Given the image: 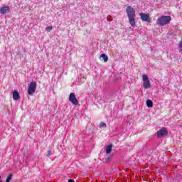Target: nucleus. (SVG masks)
I'll return each mask as SVG.
<instances>
[{"label": "nucleus", "mask_w": 182, "mask_h": 182, "mask_svg": "<svg viewBox=\"0 0 182 182\" xmlns=\"http://www.w3.org/2000/svg\"><path fill=\"white\" fill-rule=\"evenodd\" d=\"M127 15L128 16L129 25L134 28L136 26V10L130 6L126 9Z\"/></svg>", "instance_id": "nucleus-1"}, {"label": "nucleus", "mask_w": 182, "mask_h": 182, "mask_svg": "<svg viewBox=\"0 0 182 182\" xmlns=\"http://www.w3.org/2000/svg\"><path fill=\"white\" fill-rule=\"evenodd\" d=\"M171 21V16H161L159 17L156 20V25L159 26H165V25H168Z\"/></svg>", "instance_id": "nucleus-2"}, {"label": "nucleus", "mask_w": 182, "mask_h": 182, "mask_svg": "<svg viewBox=\"0 0 182 182\" xmlns=\"http://www.w3.org/2000/svg\"><path fill=\"white\" fill-rule=\"evenodd\" d=\"M142 82L144 89H150V87H151V82H150V80H149V76H147V75L144 74L142 75Z\"/></svg>", "instance_id": "nucleus-3"}, {"label": "nucleus", "mask_w": 182, "mask_h": 182, "mask_svg": "<svg viewBox=\"0 0 182 182\" xmlns=\"http://www.w3.org/2000/svg\"><path fill=\"white\" fill-rule=\"evenodd\" d=\"M36 82L33 81L28 85V95H33L36 92Z\"/></svg>", "instance_id": "nucleus-4"}, {"label": "nucleus", "mask_w": 182, "mask_h": 182, "mask_svg": "<svg viewBox=\"0 0 182 182\" xmlns=\"http://www.w3.org/2000/svg\"><path fill=\"white\" fill-rule=\"evenodd\" d=\"M139 16L144 22H151V18H150V14L146 13H140Z\"/></svg>", "instance_id": "nucleus-5"}, {"label": "nucleus", "mask_w": 182, "mask_h": 182, "mask_svg": "<svg viewBox=\"0 0 182 182\" xmlns=\"http://www.w3.org/2000/svg\"><path fill=\"white\" fill-rule=\"evenodd\" d=\"M168 131L165 127L161 128L159 131L157 132V137H164V136H167Z\"/></svg>", "instance_id": "nucleus-6"}, {"label": "nucleus", "mask_w": 182, "mask_h": 182, "mask_svg": "<svg viewBox=\"0 0 182 182\" xmlns=\"http://www.w3.org/2000/svg\"><path fill=\"white\" fill-rule=\"evenodd\" d=\"M69 100L71 102V103H73V105H75V106L79 105V101H77V99H76V95L73 92L70 94Z\"/></svg>", "instance_id": "nucleus-7"}, {"label": "nucleus", "mask_w": 182, "mask_h": 182, "mask_svg": "<svg viewBox=\"0 0 182 182\" xmlns=\"http://www.w3.org/2000/svg\"><path fill=\"white\" fill-rule=\"evenodd\" d=\"M9 11H11V7H9V6H4L0 9V14L1 15H5V14H9Z\"/></svg>", "instance_id": "nucleus-8"}, {"label": "nucleus", "mask_w": 182, "mask_h": 182, "mask_svg": "<svg viewBox=\"0 0 182 182\" xmlns=\"http://www.w3.org/2000/svg\"><path fill=\"white\" fill-rule=\"evenodd\" d=\"M19 99H21V95H19V92H18V90H14L13 91V100H19Z\"/></svg>", "instance_id": "nucleus-9"}, {"label": "nucleus", "mask_w": 182, "mask_h": 182, "mask_svg": "<svg viewBox=\"0 0 182 182\" xmlns=\"http://www.w3.org/2000/svg\"><path fill=\"white\" fill-rule=\"evenodd\" d=\"M100 60L106 63L107 62V60H109V57H107L106 54H101V55L100 56Z\"/></svg>", "instance_id": "nucleus-10"}, {"label": "nucleus", "mask_w": 182, "mask_h": 182, "mask_svg": "<svg viewBox=\"0 0 182 182\" xmlns=\"http://www.w3.org/2000/svg\"><path fill=\"white\" fill-rule=\"evenodd\" d=\"M146 106L147 107H153V101H151V100H147Z\"/></svg>", "instance_id": "nucleus-11"}, {"label": "nucleus", "mask_w": 182, "mask_h": 182, "mask_svg": "<svg viewBox=\"0 0 182 182\" xmlns=\"http://www.w3.org/2000/svg\"><path fill=\"white\" fill-rule=\"evenodd\" d=\"M106 153H107L108 154L109 153H112V145H108L106 149H105Z\"/></svg>", "instance_id": "nucleus-12"}, {"label": "nucleus", "mask_w": 182, "mask_h": 182, "mask_svg": "<svg viewBox=\"0 0 182 182\" xmlns=\"http://www.w3.org/2000/svg\"><path fill=\"white\" fill-rule=\"evenodd\" d=\"M52 29H53V27H52V26H47L46 28V31H47V32H50V31H52Z\"/></svg>", "instance_id": "nucleus-13"}, {"label": "nucleus", "mask_w": 182, "mask_h": 182, "mask_svg": "<svg viewBox=\"0 0 182 182\" xmlns=\"http://www.w3.org/2000/svg\"><path fill=\"white\" fill-rule=\"evenodd\" d=\"M178 50L179 52H182V41L179 43Z\"/></svg>", "instance_id": "nucleus-14"}, {"label": "nucleus", "mask_w": 182, "mask_h": 182, "mask_svg": "<svg viewBox=\"0 0 182 182\" xmlns=\"http://www.w3.org/2000/svg\"><path fill=\"white\" fill-rule=\"evenodd\" d=\"M12 179V175L10 174L6 180V182H9Z\"/></svg>", "instance_id": "nucleus-15"}, {"label": "nucleus", "mask_w": 182, "mask_h": 182, "mask_svg": "<svg viewBox=\"0 0 182 182\" xmlns=\"http://www.w3.org/2000/svg\"><path fill=\"white\" fill-rule=\"evenodd\" d=\"M100 127H106V124L105 123H101Z\"/></svg>", "instance_id": "nucleus-16"}, {"label": "nucleus", "mask_w": 182, "mask_h": 182, "mask_svg": "<svg viewBox=\"0 0 182 182\" xmlns=\"http://www.w3.org/2000/svg\"><path fill=\"white\" fill-rule=\"evenodd\" d=\"M52 154V151H48V156H50Z\"/></svg>", "instance_id": "nucleus-17"}, {"label": "nucleus", "mask_w": 182, "mask_h": 182, "mask_svg": "<svg viewBox=\"0 0 182 182\" xmlns=\"http://www.w3.org/2000/svg\"><path fill=\"white\" fill-rule=\"evenodd\" d=\"M68 182H73V179H69Z\"/></svg>", "instance_id": "nucleus-18"}, {"label": "nucleus", "mask_w": 182, "mask_h": 182, "mask_svg": "<svg viewBox=\"0 0 182 182\" xmlns=\"http://www.w3.org/2000/svg\"><path fill=\"white\" fill-rule=\"evenodd\" d=\"M181 127H182V124H181Z\"/></svg>", "instance_id": "nucleus-19"}]
</instances>
